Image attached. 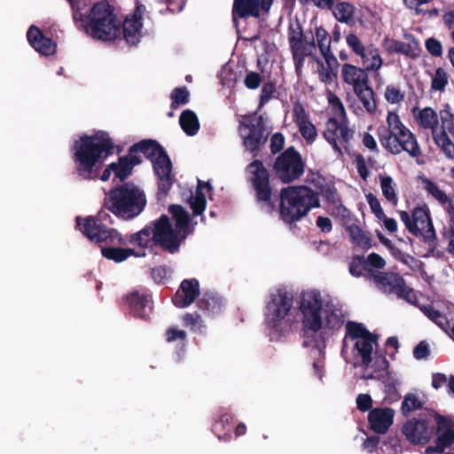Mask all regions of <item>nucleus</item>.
Here are the masks:
<instances>
[{
	"mask_svg": "<svg viewBox=\"0 0 454 454\" xmlns=\"http://www.w3.org/2000/svg\"><path fill=\"white\" fill-rule=\"evenodd\" d=\"M114 147L113 139L103 130L80 137L74 145L73 156L77 174L85 180L97 179L98 168L113 153Z\"/></svg>",
	"mask_w": 454,
	"mask_h": 454,
	"instance_id": "f257e3e1",
	"label": "nucleus"
},
{
	"mask_svg": "<svg viewBox=\"0 0 454 454\" xmlns=\"http://www.w3.org/2000/svg\"><path fill=\"white\" fill-rule=\"evenodd\" d=\"M73 12L75 26L93 39L112 42L121 34V22L107 1L94 4L88 15H84L74 0H67Z\"/></svg>",
	"mask_w": 454,
	"mask_h": 454,
	"instance_id": "f03ea898",
	"label": "nucleus"
},
{
	"mask_svg": "<svg viewBox=\"0 0 454 454\" xmlns=\"http://www.w3.org/2000/svg\"><path fill=\"white\" fill-rule=\"evenodd\" d=\"M110 218L107 213L99 212L97 216H76L75 222L79 230L90 241L96 244L106 243L109 247L101 248L102 255L115 262H121L128 259L130 255H137L134 249L121 248L119 246H124L128 243L117 230L107 228L102 222L106 218Z\"/></svg>",
	"mask_w": 454,
	"mask_h": 454,
	"instance_id": "7ed1b4c3",
	"label": "nucleus"
},
{
	"mask_svg": "<svg viewBox=\"0 0 454 454\" xmlns=\"http://www.w3.org/2000/svg\"><path fill=\"white\" fill-rule=\"evenodd\" d=\"M146 205L145 191L133 182L117 184L104 198L105 208L122 221L135 219L145 210Z\"/></svg>",
	"mask_w": 454,
	"mask_h": 454,
	"instance_id": "20e7f679",
	"label": "nucleus"
},
{
	"mask_svg": "<svg viewBox=\"0 0 454 454\" xmlns=\"http://www.w3.org/2000/svg\"><path fill=\"white\" fill-rule=\"evenodd\" d=\"M129 152L132 154L140 153L152 163L153 173L157 177V199L166 197L171 190L176 177L173 164L164 147L154 139H143L132 145Z\"/></svg>",
	"mask_w": 454,
	"mask_h": 454,
	"instance_id": "39448f33",
	"label": "nucleus"
},
{
	"mask_svg": "<svg viewBox=\"0 0 454 454\" xmlns=\"http://www.w3.org/2000/svg\"><path fill=\"white\" fill-rule=\"evenodd\" d=\"M387 128L378 129L380 143L387 152L393 155L406 152L413 159L422 155L416 136L401 121L396 113L387 114Z\"/></svg>",
	"mask_w": 454,
	"mask_h": 454,
	"instance_id": "423d86ee",
	"label": "nucleus"
},
{
	"mask_svg": "<svg viewBox=\"0 0 454 454\" xmlns=\"http://www.w3.org/2000/svg\"><path fill=\"white\" fill-rule=\"evenodd\" d=\"M387 128L378 129L380 143L387 152L393 155L406 152L413 159L422 155L416 136L401 121L396 113L387 114Z\"/></svg>",
	"mask_w": 454,
	"mask_h": 454,
	"instance_id": "0eeeda50",
	"label": "nucleus"
},
{
	"mask_svg": "<svg viewBox=\"0 0 454 454\" xmlns=\"http://www.w3.org/2000/svg\"><path fill=\"white\" fill-rule=\"evenodd\" d=\"M168 212L175 222V228L169 217L161 215L156 219V238L173 254L179 252L182 243L192 233L193 228L191 226L190 215L181 205H170Z\"/></svg>",
	"mask_w": 454,
	"mask_h": 454,
	"instance_id": "6e6552de",
	"label": "nucleus"
},
{
	"mask_svg": "<svg viewBox=\"0 0 454 454\" xmlns=\"http://www.w3.org/2000/svg\"><path fill=\"white\" fill-rule=\"evenodd\" d=\"M319 207L317 193L306 185L289 186L280 192L279 215L287 224L300 221L311 208Z\"/></svg>",
	"mask_w": 454,
	"mask_h": 454,
	"instance_id": "1a4fd4ad",
	"label": "nucleus"
},
{
	"mask_svg": "<svg viewBox=\"0 0 454 454\" xmlns=\"http://www.w3.org/2000/svg\"><path fill=\"white\" fill-rule=\"evenodd\" d=\"M294 298L285 289H278L270 294L264 310V324L270 333L285 336L292 330L293 320L289 317Z\"/></svg>",
	"mask_w": 454,
	"mask_h": 454,
	"instance_id": "9d476101",
	"label": "nucleus"
},
{
	"mask_svg": "<svg viewBox=\"0 0 454 454\" xmlns=\"http://www.w3.org/2000/svg\"><path fill=\"white\" fill-rule=\"evenodd\" d=\"M238 131L245 150L254 158L259 156L269 137L262 116L257 112L242 115Z\"/></svg>",
	"mask_w": 454,
	"mask_h": 454,
	"instance_id": "9b49d317",
	"label": "nucleus"
},
{
	"mask_svg": "<svg viewBox=\"0 0 454 454\" xmlns=\"http://www.w3.org/2000/svg\"><path fill=\"white\" fill-rule=\"evenodd\" d=\"M288 43L294 64L295 73L301 75L305 59L311 58L317 59V45L314 38V33L311 29L303 31L300 23L295 26L290 25L288 27Z\"/></svg>",
	"mask_w": 454,
	"mask_h": 454,
	"instance_id": "f8f14e48",
	"label": "nucleus"
},
{
	"mask_svg": "<svg viewBox=\"0 0 454 454\" xmlns=\"http://www.w3.org/2000/svg\"><path fill=\"white\" fill-rule=\"evenodd\" d=\"M249 173V181L254 190L255 199L261 208L266 213L275 210V202L272 200V188L270 183V173L262 160L254 159L247 167Z\"/></svg>",
	"mask_w": 454,
	"mask_h": 454,
	"instance_id": "ddd939ff",
	"label": "nucleus"
},
{
	"mask_svg": "<svg viewBox=\"0 0 454 454\" xmlns=\"http://www.w3.org/2000/svg\"><path fill=\"white\" fill-rule=\"evenodd\" d=\"M399 215L411 234L420 236L423 241L428 244L436 240L430 210L426 205L415 207L411 215L406 211H400Z\"/></svg>",
	"mask_w": 454,
	"mask_h": 454,
	"instance_id": "4468645a",
	"label": "nucleus"
},
{
	"mask_svg": "<svg viewBox=\"0 0 454 454\" xmlns=\"http://www.w3.org/2000/svg\"><path fill=\"white\" fill-rule=\"evenodd\" d=\"M323 300L319 291L309 290L300 296L299 310L302 316L303 331L316 333L323 327L322 319Z\"/></svg>",
	"mask_w": 454,
	"mask_h": 454,
	"instance_id": "2eb2a0df",
	"label": "nucleus"
},
{
	"mask_svg": "<svg viewBox=\"0 0 454 454\" xmlns=\"http://www.w3.org/2000/svg\"><path fill=\"white\" fill-rule=\"evenodd\" d=\"M304 170L305 162L294 146H289L280 153L272 166L275 176L284 184L298 180Z\"/></svg>",
	"mask_w": 454,
	"mask_h": 454,
	"instance_id": "dca6fc26",
	"label": "nucleus"
},
{
	"mask_svg": "<svg viewBox=\"0 0 454 454\" xmlns=\"http://www.w3.org/2000/svg\"><path fill=\"white\" fill-rule=\"evenodd\" d=\"M355 135L354 129L348 126V118L338 120L331 117L325 123V129L323 132L325 139L332 145L333 151L339 155L349 151L350 142Z\"/></svg>",
	"mask_w": 454,
	"mask_h": 454,
	"instance_id": "f3484780",
	"label": "nucleus"
},
{
	"mask_svg": "<svg viewBox=\"0 0 454 454\" xmlns=\"http://www.w3.org/2000/svg\"><path fill=\"white\" fill-rule=\"evenodd\" d=\"M373 283L379 290L387 294H395L410 301L412 289L406 285L404 278L398 273L390 271L372 272Z\"/></svg>",
	"mask_w": 454,
	"mask_h": 454,
	"instance_id": "a211bd4d",
	"label": "nucleus"
},
{
	"mask_svg": "<svg viewBox=\"0 0 454 454\" xmlns=\"http://www.w3.org/2000/svg\"><path fill=\"white\" fill-rule=\"evenodd\" d=\"M434 418L436 422L437 437L434 445L426 449L427 454L442 453L454 443V421L439 413H434Z\"/></svg>",
	"mask_w": 454,
	"mask_h": 454,
	"instance_id": "6ab92c4d",
	"label": "nucleus"
},
{
	"mask_svg": "<svg viewBox=\"0 0 454 454\" xmlns=\"http://www.w3.org/2000/svg\"><path fill=\"white\" fill-rule=\"evenodd\" d=\"M272 4L273 0H234L232 21L238 24L239 19L259 18L261 12H269Z\"/></svg>",
	"mask_w": 454,
	"mask_h": 454,
	"instance_id": "aec40b11",
	"label": "nucleus"
},
{
	"mask_svg": "<svg viewBox=\"0 0 454 454\" xmlns=\"http://www.w3.org/2000/svg\"><path fill=\"white\" fill-rule=\"evenodd\" d=\"M442 127L438 132H434V141L442 153L450 159L454 158V143L447 132L454 137V114L449 109L440 111Z\"/></svg>",
	"mask_w": 454,
	"mask_h": 454,
	"instance_id": "412c9836",
	"label": "nucleus"
},
{
	"mask_svg": "<svg viewBox=\"0 0 454 454\" xmlns=\"http://www.w3.org/2000/svg\"><path fill=\"white\" fill-rule=\"evenodd\" d=\"M434 432V426H429L426 419H412L403 424L402 433L413 444H426Z\"/></svg>",
	"mask_w": 454,
	"mask_h": 454,
	"instance_id": "4be33fe9",
	"label": "nucleus"
},
{
	"mask_svg": "<svg viewBox=\"0 0 454 454\" xmlns=\"http://www.w3.org/2000/svg\"><path fill=\"white\" fill-rule=\"evenodd\" d=\"M347 44L352 51L363 60V64L369 62L367 69H380L383 60L376 48H365L361 40L354 33H350L346 37Z\"/></svg>",
	"mask_w": 454,
	"mask_h": 454,
	"instance_id": "5701e85b",
	"label": "nucleus"
},
{
	"mask_svg": "<svg viewBox=\"0 0 454 454\" xmlns=\"http://www.w3.org/2000/svg\"><path fill=\"white\" fill-rule=\"evenodd\" d=\"M130 314L144 320L149 318L152 307L149 306L150 295L146 290H132L123 297Z\"/></svg>",
	"mask_w": 454,
	"mask_h": 454,
	"instance_id": "b1692460",
	"label": "nucleus"
},
{
	"mask_svg": "<svg viewBox=\"0 0 454 454\" xmlns=\"http://www.w3.org/2000/svg\"><path fill=\"white\" fill-rule=\"evenodd\" d=\"M404 36L409 43L386 37L382 42V46L389 54L400 53L412 59H418L420 52L419 42L412 35L406 34Z\"/></svg>",
	"mask_w": 454,
	"mask_h": 454,
	"instance_id": "393cba45",
	"label": "nucleus"
},
{
	"mask_svg": "<svg viewBox=\"0 0 454 454\" xmlns=\"http://www.w3.org/2000/svg\"><path fill=\"white\" fill-rule=\"evenodd\" d=\"M364 68L358 67L355 65L345 63L341 67V78L344 83L352 87L353 91H356L364 86L370 83L368 71H377L378 69H367L366 62Z\"/></svg>",
	"mask_w": 454,
	"mask_h": 454,
	"instance_id": "a878e982",
	"label": "nucleus"
},
{
	"mask_svg": "<svg viewBox=\"0 0 454 454\" xmlns=\"http://www.w3.org/2000/svg\"><path fill=\"white\" fill-rule=\"evenodd\" d=\"M200 294V283L196 278L184 279L172 297L173 304L180 309L187 308Z\"/></svg>",
	"mask_w": 454,
	"mask_h": 454,
	"instance_id": "bb28decb",
	"label": "nucleus"
},
{
	"mask_svg": "<svg viewBox=\"0 0 454 454\" xmlns=\"http://www.w3.org/2000/svg\"><path fill=\"white\" fill-rule=\"evenodd\" d=\"M127 241L142 248H147L154 245L162 251L168 253V248L159 242L156 238V220L151 222L150 225L145 226L139 231L131 234Z\"/></svg>",
	"mask_w": 454,
	"mask_h": 454,
	"instance_id": "cd10ccee",
	"label": "nucleus"
},
{
	"mask_svg": "<svg viewBox=\"0 0 454 454\" xmlns=\"http://www.w3.org/2000/svg\"><path fill=\"white\" fill-rule=\"evenodd\" d=\"M27 38L29 44L41 55L51 56L56 52V43L51 38L46 37L43 31L35 25L28 28Z\"/></svg>",
	"mask_w": 454,
	"mask_h": 454,
	"instance_id": "c85d7f7f",
	"label": "nucleus"
},
{
	"mask_svg": "<svg viewBox=\"0 0 454 454\" xmlns=\"http://www.w3.org/2000/svg\"><path fill=\"white\" fill-rule=\"evenodd\" d=\"M142 163V159L138 155L129 153L119 157L116 162L110 163V168L113 169L114 180L124 182L133 172V168Z\"/></svg>",
	"mask_w": 454,
	"mask_h": 454,
	"instance_id": "c756f323",
	"label": "nucleus"
},
{
	"mask_svg": "<svg viewBox=\"0 0 454 454\" xmlns=\"http://www.w3.org/2000/svg\"><path fill=\"white\" fill-rule=\"evenodd\" d=\"M378 340L379 335L373 334L371 337L355 341L353 348L354 358L360 359L359 365L363 368H369L372 363L373 346H378Z\"/></svg>",
	"mask_w": 454,
	"mask_h": 454,
	"instance_id": "7c9ffc66",
	"label": "nucleus"
},
{
	"mask_svg": "<svg viewBox=\"0 0 454 454\" xmlns=\"http://www.w3.org/2000/svg\"><path fill=\"white\" fill-rule=\"evenodd\" d=\"M394 411L391 408H375L370 411L368 421L371 429L380 434H385L393 424Z\"/></svg>",
	"mask_w": 454,
	"mask_h": 454,
	"instance_id": "2f4dec72",
	"label": "nucleus"
},
{
	"mask_svg": "<svg viewBox=\"0 0 454 454\" xmlns=\"http://www.w3.org/2000/svg\"><path fill=\"white\" fill-rule=\"evenodd\" d=\"M142 5L136 8L134 17L131 20H126L122 25V32L125 41L130 45H136L141 37L142 28Z\"/></svg>",
	"mask_w": 454,
	"mask_h": 454,
	"instance_id": "473e14b6",
	"label": "nucleus"
},
{
	"mask_svg": "<svg viewBox=\"0 0 454 454\" xmlns=\"http://www.w3.org/2000/svg\"><path fill=\"white\" fill-rule=\"evenodd\" d=\"M233 419L234 415L225 411L213 424L212 431L220 441L229 442L231 439V426Z\"/></svg>",
	"mask_w": 454,
	"mask_h": 454,
	"instance_id": "72a5a7b5",
	"label": "nucleus"
},
{
	"mask_svg": "<svg viewBox=\"0 0 454 454\" xmlns=\"http://www.w3.org/2000/svg\"><path fill=\"white\" fill-rule=\"evenodd\" d=\"M179 123L182 129L188 136L196 135L200 129V122L198 117L196 114L190 109H186L182 112L179 117Z\"/></svg>",
	"mask_w": 454,
	"mask_h": 454,
	"instance_id": "f704fd0d",
	"label": "nucleus"
},
{
	"mask_svg": "<svg viewBox=\"0 0 454 454\" xmlns=\"http://www.w3.org/2000/svg\"><path fill=\"white\" fill-rule=\"evenodd\" d=\"M423 183L425 184L426 191L443 207L444 210H446L447 207L450 204L454 205V196H448L432 180L425 178Z\"/></svg>",
	"mask_w": 454,
	"mask_h": 454,
	"instance_id": "c9c22d12",
	"label": "nucleus"
},
{
	"mask_svg": "<svg viewBox=\"0 0 454 454\" xmlns=\"http://www.w3.org/2000/svg\"><path fill=\"white\" fill-rule=\"evenodd\" d=\"M331 11L338 21L346 24L353 22L356 8L350 3L338 1Z\"/></svg>",
	"mask_w": 454,
	"mask_h": 454,
	"instance_id": "e433bc0d",
	"label": "nucleus"
},
{
	"mask_svg": "<svg viewBox=\"0 0 454 454\" xmlns=\"http://www.w3.org/2000/svg\"><path fill=\"white\" fill-rule=\"evenodd\" d=\"M358 99L363 104L365 111L369 114H374L377 109V102L375 99V93L372 88L370 86V83L367 86H364L354 91Z\"/></svg>",
	"mask_w": 454,
	"mask_h": 454,
	"instance_id": "4c0bfd02",
	"label": "nucleus"
},
{
	"mask_svg": "<svg viewBox=\"0 0 454 454\" xmlns=\"http://www.w3.org/2000/svg\"><path fill=\"white\" fill-rule=\"evenodd\" d=\"M419 125L423 129H430L432 130V136L434 132H438L437 125L439 118L434 110L431 107H426L419 111L417 117Z\"/></svg>",
	"mask_w": 454,
	"mask_h": 454,
	"instance_id": "58836bf2",
	"label": "nucleus"
},
{
	"mask_svg": "<svg viewBox=\"0 0 454 454\" xmlns=\"http://www.w3.org/2000/svg\"><path fill=\"white\" fill-rule=\"evenodd\" d=\"M349 273L356 278L362 276H369L372 278V272H375L368 268L366 260L364 255H354L348 265Z\"/></svg>",
	"mask_w": 454,
	"mask_h": 454,
	"instance_id": "ea45409f",
	"label": "nucleus"
},
{
	"mask_svg": "<svg viewBox=\"0 0 454 454\" xmlns=\"http://www.w3.org/2000/svg\"><path fill=\"white\" fill-rule=\"evenodd\" d=\"M198 308L203 312L217 313L222 308V300L213 294L205 293L198 301Z\"/></svg>",
	"mask_w": 454,
	"mask_h": 454,
	"instance_id": "a19ab883",
	"label": "nucleus"
},
{
	"mask_svg": "<svg viewBox=\"0 0 454 454\" xmlns=\"http://www.w3.org/2000/svg\"><path fill=\"white\" fill-rule=\"evenodd\" d=\"M346 337L356 341L372 336L374 333L368 331L363 324L348 321L346 325Z\"/></svg>",
	"mask_w": 454,
	"mask_h": 454,
	"instance_id": "79ce46f5",
	"label": "nucleus"
},
{
	"mask_svg": "<svg viewBox=\"0 0 454 454\" xmlns=\"http://www.w3.org/2000/svg\"><path fill=\"white\" fill-rule=\"evenodd\" d=\"M379 178L383 196L387 201L393 205H396L398 202V198L395 192L393 178L389 176L381 175L379 176Z\"/></svg>",
	"mask_w": 454,
	"mask_h": 454,
	"instance_id": "37998d69",
	"label": "nucleus"
},
{
	"mask_svg": "<svg viewBox=\"0 0 454 454\" xmlns=\"http://www.w3.org/2000/svg\"><path fill=\"white\" fill-rule=\"evenodd\" d=\"M348 231L351 241L356 246L362 247L363 249H369L372 247L371 239L366 236V234L359 226L352 224L348 227Z\"/></svg>",
	"mask_w": 454,
	"mask_h": 454,
	"instance_id": "c03bdc74",
	"label": "nucleus"
},
{
	"mask_svg": "<svg viewBox=\"0 0 454 454\" xmlns=\"http://www.w3.org/2000/svg\"><path fill=\"white\" fill-rule=\"evenodd\" d=\"M381 380L387 397L394 401L398 400L401 397L397 389L399 385L398 380L390 372H387V373L381 376Z\"/></svg>",
	"mask_w": 454,
	"mask_h": 454,
	"instance_id": "a18cd8bd",
	"label": "nucleus"
},
{
	"mask_svg": "<svg viewBox=\"0 0 454 454\" xmlns=\"http://www.w3.org/2000/svg\"><path fill=\"white\" fill-rule=\"evenodd\" d=\"M188 202L194 216L202 215L206 209V196L200 189H196L195 195H192Z\"/></svg>",
	"mask_w": 454,
	"mask_h": 454,
	"instance_id": "49530a36",
	"label": "nucleus"
},
{
	"mask_svg": "<svg viewBox=\"0 0 454 454\" xmlns=\"http://www.w3.org/2000/svg\"><path fill=\"white\" fill-rule=\"evenodd\" d=\"M342 316L339 315L333 309H327L325 312V320L323 321V327L325 329L338 331L343 325Z\"/></svg>",
	"mask_w": 454,
	"mask_h": 454,
	"instance_id": "de8ad7c7",
	"label": "nucleus"
},
{
	"mask_svg": "<svg viewBox=\"0 0 454 454\" xmlns=\"http://www.w3.org/2000/svg\"><path fill=\"white\" fill-rule=\"evenodd\" d=\"M171 108L176 109L180 106L186 105L190 99V92L185 86L175 88L170 94Z\"/></svg>",
	"mask_w": 454,
	"mask_h": 454,
	"instance_id": "09e8293b",
	"label": "nucleus"
},
{
	"mask_svg": "<svg viewBox=\"0 0 454 454\" xmlns=\"http://www.w3.org/2000/svg\"><path fill=\"white\" fill-rule=\"evenodd\" d=\"M314 38L317 47H318L321 54L331 51V37L326 29L322 27H316Z\"/></svg>",
	"mask_w": 454,
	"mask_h": 454,
	"instance_id": "8fccbe9b",
	"label": "nucleus"
},
{
	"mask_svg": "<svg viewBox=\"0 0 454 454\" xmlns=\"http://www.w3.org/2000/svg\"><path fill=\"white\" fill-rule=\"evenodd\" d=\"M423 403L414 394H407L402 403V411L404 415H408L411 411L421 409Z\"/></svg>",
	"mask_w": 454,
	"mask_h": 454,
	"instance_id": "3c124183",
	"label": "nucleus"
},
{
	"mask_svg": "<svg viewBox=\"0 0 454 454\" xmlns=\"http://www.w3.org/2000/svg\"><path fill=\"white\" fill-rule=\"evenodd\" d=\"M384 97L389 104H399L404 100L405 93L399 87L389 84L386 87Z\"/></svg>",
	"mask_w": 454,
	"mask_h": 454,
	"instance_id": "603ef678",
	"label": "nucleus"
},
{
	"mask_svg": "<svg viewBox=\"0 0 454 454\" xmlns=\"http://www.w3.org/2000/svg\"><path fill=\"white\" fill-rule=\"evenodd\" d=\"M421 311L434 323L442 326L446 323V317L439 310L435 309L433 305H426L421 308Z\"/></svg>",
	"mask_w": 454,
	"mask_h": 454,
	"instance_id": "864d4df0",
	"label": "nucleus"
},
{
	"mask_svg": "<svg viewBox=\"0 0 454 454\" xmlns=\"http://www.w3.org/2000/svg\"><path fill=\"white\" fill-rule=\"evenodd\" d=\"M448 83V75L443 68L438 67L432 79L431 87L434 90L443 91Z\"/></svg>",
	"mask_w": 454,
	"mask_h": 454,
	"instance_id": "5fc2aeb1",
	"label": "nucleus"
},
{
	"mask_svg": "<svg viewBox=\"0 0 454 454\" xmlns=\"http://www.w3.org/2000/svg\"><path fill=\"white\" fill-rule=\"evenodd\" d=\"M298 128L301 137L306 140L308 144L310 145L316 140L317 137V129L310 121L298 125Z\"/></svg>",
	"mask_w": 454,
	"mask_h": 454,
	"instance_id": "6e6d98bb",
	"label": "nucleus"
},
{
	"mask_svg": "<svg viewBox=\"0 0 454 454\" xmlns=\"http://www.w3.org/2000/svg\"><path fill=\"white\" fill-rule=\"evenodd\" d=\"M171 270L167 266H156L151 270V277L157 284H164L170 277Z\"/></svg>",
	"mask_w": 454,
	"mask_h": 454,
	"instance_id": "4d7b16f0",
	"label": "nucleus"
},
{
	"mask_svg": "<svg viewBox=\"0 0 454 454\" xmlns=\"http://www.w3.org/2000/svg\"><path fill=\"white\" fill-rule=\"evenodd\" d=\"M365 198L371 208V211L374 214L376 218H385V213L381 207L379 199L372 192L365 194Z\"/></svg>",
	"mask_w": 454,
	"mask_h": 454,
	"instance_id": "13d9d810",
	"label": "nucleus"
},
{
	"mask_svg": "<svg viewBox=\"0 0 454 454\" xmlns=\"http://www.w3.org/2000/svg\"><path fill=\"white\" fill-rule=\"evenodd\" d=\"M293 119L297 126L309 121V115L306 113L304 106L300 102L294 104Z\"/></svg>",
	"mask_w": 454,
	"mask_h": 454,
	"instance_id": "bf43d9fd",
	"label": "nucleus"
},
{
	"mask_svg": "<svg viewBox=\"0 0 454 454\" xmlns=\"http://www.w3.org/2000/svg\"><path fill=\"white\" fill-rule=\"evenodd\" d=\"M314 61L317 64L318 68V76L322 82L326 84H331L333 80L337 78L338 75H336L334 73L330 72L329 69H327L324 63L317 58V59H314Z\"/></svg>",
	"mask_w": 454,
	"mask_h": 454,
	"instance_id": "052dcab7",
	"label": "nucleus"
},
{
	"mask_svg": "<svg viewBox=\"0 0 454 454\" xmlns=\"http://www.w3.org/2000/svg\"><path fill=\"white\" fill-rule=\"evenodd\" d=\"M325 199V202L329 205L336 206L340 202V197L337 192V189L332 184L325 186L320 193Z\"/></svg>",
	"mask_w": 454,
	"mask_h": 454,
	"instance_id": "680f3d73",
	"label": "nucleus"
},
{
	"mask_svg": "<svg viewBox=\"0 0 454 454\" xmlns=\"http://www.w3.org/2000/svg\"><path fill=\"white\" fill-rule=\"evenodd\" d=\"M276 85L273 82H268L262 85L260 94L259 108H262L273 96Z\"/></svg>",
	"mask_w": 454,
	"mask_h": 454,
	"instance_id": "e2e57ef3",
	"label": "nucleus"
},
{
	"mask_svg": "<svg viewBox=\"0 0 454 454\" xmlns=\"http://www.w3.org/2000/svg\"><path fill=\"white\" fill-rule=\"evenodd\" d=\"M370 366H372L374 369V372H385V373H387L389 368V362L387 361L384 355L379 354L378 351L376 350L374 353V359L372 360V363L371 364Z\"/></svg>",
	"mask_w": 454,
	"mask_h": 454,
	"instance_id": "0e129e2a",
	"label": "nucleus"
},
{
	"mask_svg": "<svg viewBox=\"0 0 454 454\" xmlns=\"http://www.w3.org/2000/svg\"><path fill=\"white\" fill-rule=\"evenodd\" d=\"M285 137L281 132L274 133L270 137V148L272 154L280 153L285 145Z\"/></svg>",
	"mask_w": 454,
	"mask_h": 454,
	"instance_id": "69168bd1",
	"label": "nucleus"
},
{
	"mask_svg": "<svg viewBox=\"0 0 454 454\" xmlns=\"http://www.w3.org/2000/svg\"><path fill=\"white\" fill-rule=\"evenodd\" d=\"M425 46L427 51L433 57H441L442 54V45L441 42L434 37L426 40Z\"/></svg>",
	"mask_w": 454,
	"mask_h": 454,
	"instance_id": "338daca9",
	"label": "nucleus"
},
{
	"mask_svg": "<svg viewBox=\"0 0 454 454\" xmlns=\"http://www.w3.org/2000/svg\"><path fill=\"white\" fill-rule=\"evenodd\" d=\"M262 82V76L259 73L250 71L247 72L244 79L245 86L249 90H256Z\"/></svg>",
	"mask_w": 454,
	"mask_h": 454,
	"instance_id": "774afa93",
	"label": "nucleus"
}]
</instances>
